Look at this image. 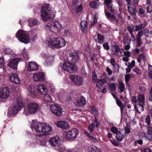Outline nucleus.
<instances>
[{"label": "nucleus", "mask_w": 152, "mask_h": 152, "mask_svg": "<svg viewBox=\"0 0 152 152\" xmlns=\"http://www.w3.org/2000/svg\"><path fill=\"white\" fill-rule=\"evenodd\" d=\"M46 126V124L43 123H39L34 127V129L38 132H42L43 127Z\"/></svg>", "instance_id": "nucleus-21"}, {"label": "nucleus", "mask_w": 152, "mask_h": 152, "mask_svg": "<svg viewBox=\"0 0 152 152\" xmlns=\"http://www.w3.org/2000/svg\"><path fill=\"white\" fill-rule=\"evenodd\" d=\"M44 100L47 102H50L52 100V98L51 96L48 94H47V93L44 95Z\"/></svg>", "instance_id": "nucleus-41"}, {"label": "nucleus", "mask_w": 152, "mask_h": 152, "mask_svg": "<svg viewBox=\"0 0 152 152\" xmlns=\"http://www.w3.org/2000/svg\"><path fill=\"white\" fill-rule=\"evenodd\" d=\"M135 64V62L134 60H132L131 63H129L128 66L131 67V68H133Z\"/></svg>", "instance_id": "nucleus-53"}, {"label": "nucleus", "mask_w": 152, "mask_h": 152, "mask_svg": "<svg viewBox=\"0 0 152 152\" xmlns=\"http://www.w3.org/2000/svg\"><path fill=\"white\" fill-rule=\"evenodd\" d=\"M68 61H71L73 63L77 62L79 59V56L77 53H76L72 52L69 53L67 57Z\"/></svg>", "instance_id": "nucleus-12"}, {"label": "nucleus", "mask_w": 152, "mask_h": 152, "mask_svg": "<svg viewBox=\"0 0 152 152\" xmlns=\"http://www.w3.org/2000/svg\"><path fill=\"white\" fill-rule=\"evenodd\" d=\"M10 91L8 88L4 87L2 89L0 94V96L1 98L6 99L9 95Z\"/></svg>", "instance_id": "nucleus-17"}, {"label": "nucleus", "mask_w": 152, "mask_h": 152, "mask_svg": "<svg viewBox=\"0 0 152 152\" xmlns=\"http://www.w3.org/2000/svg\"><path fill=\"white\" fill-rule=\"evenodd\" d=\"M37 90L38 92L42 95H45L47 93V90L43 85H39L38 86Z\"/></svg>", "instance_id": "nucleus-25"}, {"label": "nucleus", "mask_w": 152, "mask_h": 152, "mask_svg": "<svg viewBox=\"0 0 152 152\" xmlns=\"http://www.w3.org/2000/svg\"><path fill=\"white\" fill-rule=\"evenodd\" d=\"M145 97L144 95L140 94L138 95L137 97V100L138 102L141 104H144Z\"/></svg>", "instance_id": "nucleus-35"}, {"label": "nucleus", "mask_w": 152, "mask_h": 152, "mask_svg": "<svg viewBox=\"0 0 152 152\" xmlns=\"http://www.w3.org/2000/svg\"><path fill=\"white\" fill-rule=\"evenodd\" d=\"M28 91L30 93L31 95L33 96V95H35V89L34 86L33 84H31L30 85L29 88L28 89Z\"/></svg>", "instance_id": "nucleus-34"}, {"label": "nucleus", "mask_w": 152, "mask_h": 152, "mask_svg": "<svg viewBox=\"0 0 152 152\" xmlns=\"http://www.w3.org/2000/svg\"><path fill=\"white\" fill-rule=\"evenodd\" d=\"M49 142L51 145L53 147H56L61 144L60 140L58 137L51 138L49 140Z\"/></svg>", "instance_id": "nucleus-15"}, {"label": "nucleus", "mask_w": 152, "mask_h": 152, "mask_svg": "<svg viewBox=\"0 0 152 152\" xmlns=\"http://www.w3.org/2000/svg\"><path fill=\"white\" fill-rule=\"evenodd\" d=\"M22 54L24 57L25 58H26V59H28L29 58L28 53V51L24 50Z\"/></svg>", "instance_id": "nucleus-48"}, {"label": "nucleus", "mask_w": 152, "mask_h": 152, "mask_svg": "<svg viewBox=\"0 0 152 152\" xmlns=\"http://www.w3.org/2000/svg\"><path fill=\"white\" fill-rule=\"evenodd\" d=\"M91 111L95 115H97L98 114V112L96 111L95 107L93 106L91 108Z\"/></svg>", "instance_id": "nucleus-57"}, {"label": "nucleus", "mask_w": 152, "mask_h": 152, "mask_svg": "<svg viewBox=\"0 0 152 152\" xmlns=\"http://www.w3.org/2000/svg\"><path fill=\"white\" fill-rule=\"evenodd\" d=\"M33 78L35 81L43 82L45 80L44 74L42 72H37L34 74Z\"/></svg>", "instance_id": "nucleus-13"}, {"label": "nucleus", "mask_w": 152, "mask_h": 152, "mask_svg": "<svg viewBox=\"0 0 152 152\" xmlns=\"http://www.w3.org/2000/svg\"><path fill=\"white\" fill-rule=\"evenodd\" d=\"M111 132L113 133L116 134L118 132L117 128L115 126H113L110 129Z\"/></svg>", "instance_id": "nucleus-46"}, {"label": "nucleus", "mask_w": 152, "mask_h": 152, "mask_svg": "<svg viewBox=\"0 0 152 152\" xmlns=\"http://www.w3.org/2000/svg\"><path fill=\"white\" fill-rule=\"evenodd\" d=\"M89 140H91L93 143H96L98 142L97 139L93 136H89Z\"/></svg>", "instance_id": "nucleus-47"}, {"label": "nucleus", "mask_w": 152, "mask_h": 152, "mask_svg": "<svg viewBox=\"0 0 152 152\" xmlns=\"http://www.w3.org/2000/svg\"><path fill=\"white\" fill-rule=\"evenodd\" d=\"M81 29L83 33H86L87 30V22L85 21H82L80 23Z\"/></svg>", "instance_id": "nucleus-27"}, {"label": "nucleus", "mask_w": 152, "mask_h": 152, "mask_svg": "<svg viewBox=\"0 0 152 152\" xmlns=\"http://www.w3.org/2000/svg\"><path fill=\"white\" fill-rule=\"evenodd\" d=\"M128 11L132 16H135L136 15L137 10L135 6L131 4L127 7Z\"/></svg>", "instance_id": "nucleus-19"}, {"label": "nucleus", "mask_w": 152, "mask_h": 152, "mask_svg": "<svg viewBox=\"0 0 152 152\" xmlns=\"http://www.w3.org/2000/svg\"><path fill=\"white\" fill-rule=\"evenodd\" d=\"M41 16L44 21H46L53 19L55 15L51 11L50 4H45L42 6Z\"/></svg>", "instance_id": "nucleus-1"}, {"label": "nucleus", "mask_w": 152, "mask_h": 152, "mask_svg": "<svg viewBox=\"0 0 152 152\" xmlns=\"http://www.w3.org/2000/svg\"><path fill=\"white\" fill-rule=\"evenodd\" d=\"M131 77V75L129 74H127L125 76V79L126 86H127L129 80Z\"/></svg>", "instance_id": "nucleus-45"}, {"label": "nucleus", "mask_w": 152, "mask_h": 152, "mask_svg": "<svg viewBox=\"0 0 152 152\" xmlns=\"http://www.w3.org/2000/svg\"><path fill=\"white\" fill-rule=\"evenodd\" d=\"M43 133H48L51 132L52 130V128L50 126H46L43 127Z\"/></svg>", "instance_id": "nucleus-39"}, {"label": "nucleus", "mask_w": 152, "mask_h": 152, "mask_svg": "<svg viewBox=\"0 0 152 152\" xmlns=\"http://www.w3.org/2000/svg\"><path fill=\"white\" fill-rule=\"evenodd\" d=\"M145 122L148 125H150V116L149 115H148L145 118Z\"/></svg>", "instance_id": "nucleus-52"}, {"label": "nucleus", "mask_w": 152, "mask_h": 152, "mask_svg": "<svg viewBox=\"0 0 152 152\" xmlns=\"http://www.w3.org/2000/svg\"><path fill=\"white\" fill-rule=\"evenodd\" d=\"M16 37L22 42L27 43L30 39L29 34L23 30H19L17 32Z\"/></svg>", "instance_id": "nucleus-4"}, {"label": "nucleus", "mask_w": 152, "mask_h": 152, "mask_svg": "<svg viewBox=\"0 0 152 152\" xmlns=\"http://www.w3.org/2000/svg\"><path fill=\"white\" fill-rule=\"evenodd\" d=\"M116 101L117 104L120 107L121 112L122 113L123 110V108L125 107V106L122 103L121 100L117 99Z\"/></svg>", "instance_id": "nucleus-36"}, {"label": "nucleus", "mask_w": 152, "mask_h": 152, "mask_svg": "<svg viewBox=\"0 0 152 152\" xmlns=\"http://www.w3.org/2000/svg\"><path fill=\"white\" fill-rule=\"evenodd\" d=\"M137 97L135 96H133L132 97L131 99V101L132 103H136L137 102V100L136 98Z\"/></svg>", "instance_id": "nucleus-59"}, {"label": "nucleus", "mask_w": 152, "mask_h": 152, "mask_svg": "<svg viewBox=\"0 0 152 152\" xmlns=\"http://www.w3.org/2000/svg\"><path fill=\"white\" fill-rule=\"evenodd\" d=\"M61 67L65 71L70 73H75L77 70L78 68L76 65L70 61H66L60 64Z\"/></svg>", "instance_id": "nucleus-3"}, {"label": "nucleus", "mask_w": 152, "mask_h": 152, "mask_svg": "<svg viewBox=\"0 0 152 152\" xmlns=\"http://www.w3.org/2000/svg\"><path fill=\"white\" fill-rule=\"evenodd\" d=\"M88 152H101V150L96 146H93L88 148Z\"/></svg>", "instance_id": "nucleus-31"}, {"label": "nucleus", "mask_w": 152, "mask_h": 152, "mask_svg": "<svg viewBox=\"0 0 152 152\" xmlns=\"http://www.w3.org/2000/svg\"><path fill=\"white\" fill-rule=\"evenodd\" d=\"M112 50L113 54L118 57L123 56V52L124 51L123 49L120 48L118 45L116 44L112 46Z\"/></svg>", "instance_id": "nucleus-9"}, {"label": "nucleus", "mask_w": 152, "mask_h": 152, "mask_svg": "<svg viewBox=\"0 0 152 152\" xmlns=\"http://www.w3.org/2000/svg\"><path fill=\"white\" fill-rule=\"evenodd\" d=\"M46 27L48 28V29L52 32L56 33L58 32L62 28V26L58 22H50L48 23L45 26Z\"/></svg>", "instance_id": "nucleus-5"}, {"label": "nucleus", "mask_w": 152, "mask_h": 152, "mask_svg": "<svg viewBox=\"0 0 152 152\" xmlns=\"http://www.w3.org/2000/svg\"><path fill=\"white\" fill-rule=\"evenodd\" d=\"M89 5L92 8L97 9L98 7V4H97V2L96 1H92L89 3Z\"/></svg>", "instance_id": "nucleus-40"}, {"label": "nucleus", "mask_w": 152, "mask_h": 152, "mask_svg": "<svg viewBox=\"0 0 152 152\" xmlns=\"http://www.w3.org/2000/svg\"><path fill=\"white\" fill-rule=\"evenodd\" d=\"M28 25L30 27H33L34 26L38 25L39 23L36 19H30L28 20Z\"/></svg>", "instance_id": "nucleus-30"}, {"label": "nucleus", "mask_w": 152, "mask_h": 152, "mask_svg": "<svg viewBox=\"0 0 152 152\" xmlns=\"http://www.w3.org/2000/svg\"><path fill=\"white\" fill-rule=\"evenodd\" d=\"M27 108L29 113L34 114L38 110V105L36 103L31 102L28 104Z\"/></svg>", "instance_id": "nucleus-10"}, {"label": "nucleus", "mask_w": 152, "mask_h": 152, "mask_svg": "<svg viewBox=\"0 0 152 152\" xmlns=\"http://www.w3.org/2000/svg\"><path fill=\"white\" fill-rule=\"evenodd\" d=\"M116 138L119 141H121L125 137V135L123 130L120 129L116 134Z\"/></svg>", "instance_id": "nucleus-24"}, {"label": "nucleus", "mask_w": 152, "mask_h": 152, "mask_svg": "<svg viewBox=\"0 0 152 152\" xmlns=\"http://www.w3.org/2000/svg\"><path fill=\"white\" fill-rule=\"evenodd\" d=\"M124 55L126 57H129L130 56V52L129 51H124Z\"/></svg>", "instance_id": "nucleus-62"}, {"label": "nucleus", "mask_w": 152, "mask_h": 152, "mask_svg": "<svg viewBox=\"0 0 152 152\" xmlns=\"http://www.w3.org/2000/svg\"><path fill=\"white\" fill-rule=\"evenodd\" d=\"M66 42L65 40L60 37H58L57 48H61L65 46Z\"/></svg>", "instance_id": "nucleus-26"}, {"label": "nucleus", "mask_w": 152, "mask_h": 152, "mask_svg": "<svg viewBox=\"0 0 152 152\" xmlns=\"http://www.w3.org/2000/svg\"><path fill=\"white\" fill-rule=\"evenodd\" d=\"M37 65L34 62L31 61L29 63L27 67V69L28 71L31 72L37 70Z\"/></svg>", "instance_id": "nucleus-18"}, {"label": "nucleus", "mask_w": 152, "mask_h": 152, "mask_svg": "<svg viewBox=\"0 0 152 152\" xmlns=\"http://www.w3.org/2000/svg\"><path fill=\"white\" fill-rule=\"evenodd\" d=\"M69 78L73 83L77 86L81 85L83 83V78L77 75H70Z\"/></svg>", "instance_id": "nucleus-8"}, {"label": "nucleus", "mask_w": 152, "mask_h": 152, "mask_svg": "<svg viewBox=\"0 0 152 152\" xmlns=\"http://www.w3.org/2000/svg\"><path fill=\"white\" fill-rule=\"evenodd\" d=\"M142 134L147 140L152 141V134H146L144 132L142 133Z\"/></svg>", "instance_id": "nucleus-38"}, {"label": "nucleus", "mask_w": 152, "mask_h": 152, "mask_svg": "<svg viewBox=\"0 0 152 152\" xmlns=\"http://www.w3.org/2000/svg\"><path fill=\"white\" fill-rule=\"evenodd\" d=\"M47 60H48V61L50 64L53 61V57L52 56H49L47 58Z\"/></svg>", "instance_id": "nucleus-60"}, {"label": "nucleus", "mask_w": 152, "mask_h": 152, "mask_svg": "<svg viewBox=\"0 0 152 152\" xmlns=\"http://www.w3.org/2000/svg\"><path fill=\"white\" fill-rule=\"evenodd\" d=\"M103 46L104 49L107 50H108L109 49V46L108 43H104L103 44Z\"/></svg>", "instance_id": "nucleus-54"}, {"label": "nucleus", "mask_w": 152, "mask_h": 152, "mask_svg": "<svg viewBox=\"0 0 152 152\" xmlns=\"http://www.w3.org/2000/svg\"><path fill=\"white\" fill-rule=\"evenodd\" d=\"M148 77L150 79H152V66L149 65L148 66Z\"/></svg>", "instance_id": "nucleus-42"}, {"label": "nucleus", "mask_w": 152, "mask_h": 152, "mask_svg": "<svg viewBox=\"0 0 152 152\" xmlns=\"http://www.w3.org/2000/svg\"><path fill=\"white\" fill-rule=\"evenodd\" d=\"M97 38L95 39V41L99 43H101L104 42V37L101 35L100 34H98L97 35Z\"/></svg>", "instance_id": "nucleus-33"}, {"label": "nucleus", "mask_w": 152, "mask_h": 152, "mask_svg": "<svg viewBox=\"0 0 152 152\" xmlns=\"http://www.w3.org/2000/svg\"><path fill=\"white\" fill-rule=\"evenodd\" d=\"M10 81L15 84H18L20 83V80L18 77V75L15 73L12 74L10 77Z\"/></svg>", "instance_id": "nucleus-20"}, {"label": "nucleus", "mask_w": 152, "mask_h": 152, "mask_svg": "<svg viewBox=\"0 0 152 152\" xmlns=\"http://www.w3.org/2000/svg\"><path fill=\"white\" fill-rule=\"evenodd\" d=\"M147 134H152V128L151 127H148L147 129Z\"/></svg>", "instance_id": "nucleus-61"}, {"label": "nucleus", "mask_w": 152, "mask_h": 152, "mask_svg": "<svg viewBox=\"0 0 152 152\" xmlns=\"http://www.w3.org/2000/svg\"><path fill=\"white\" fill-rule=\"evenodd\" d=\"M58 40V37L51 38L50 41L48 42L49 46L52 48H57Z\"/></svg>", "instance_id": "nucleus-16"}, {"label": "nucleus", "mask_w": 152, "mask_h": 152, "mask_svg": "<svg viewBox=\"0 0 152 152\" xmlns=\"http://www.w3.org/2000/svg\"><path fill=\"white\" fill-rule=\"evenodd\" d=\"M4 65V62L3 58H0V68H3Z\"/></svg>", "instance_id": "nucleus-49"}, {"label": "nucleus", "mask_w": 152, "mask_h": 152, "mask_svg": "<svg viewBox=\"0 0 152 152\" xmlns=\"http://www.w3.org/2000/svg\"><path fill=\"white\" fill-rule=\"evenodd\" d=\"M125 85L121 81H120L118 82V92L121 93L124 91Z\"/></svg>", "instance_id": "nucleus-32"}, {"label": "nucleus", "mask_w": 152, "mask_h": 152, "mask_svg": "<svg viewBox=\"0 0 152 152\" xmlns=\"http://www.w3.org/2000/svg\"><path fill=\"white\" fill-rule=\"evenodd\" d=\"M107 7L108 10H104L105 14L106 17L108 19H110V21L112 22L114 20H115L116 23L118 24V20L116 18V16L114 14L110 13L108 11H110L111 13H113L115 11V10L113 7L109 5H107Z\"/></svg>", "instance_id": "nucleus-6"}, {"label": "nucleus", "mask_w": 152, "mask_h": 152, "mask_svg": "<svg viewBox=\"0 0 152 152\" xmlns=\"http://www.w3.org/2000/svg\"><path fill=\"white\" fill-rule=\"evenodd\" d=\"M79 133L78 130L76 129H73L67 132L65 135V138L68 140H74Z\"/></svg>", "instance_id": "nucleus-7"}, {"label": "nucleus", "mask_w": 152, "mask_h": 152, "mask_svg": "<svg viewBox=\"0 0 152 152\" xmlns=\"http://www.w3.org/2000/svg\"><path fill=\"white\" fill-rule=\"evenodd\" d=\"M4 52L5 54H10L12 53V50L9 48L6 49L4 50Z\"/></svg>", "instance_id": "nucleus-56"}, {"label": "nucleus", "mask_w": 152, "mask_h": 152, "mask_svg": "<svg viewBox=\"0 0 152 152\" xmlns=\"http://www.w3.org/2000/svg\"><path fill=\"white\" fill-rule=\"evenodd\" d=\"M143 104H140V103H138L137 109V111L138 113H140L141 111H142L143 110Z\"/></svg>", "instance_id": "nucleus-37"}, {"label": "nucleus", "mask_w": 152, "mask_h": 152, "mask_svg": "<svg viewBox=\"0 0 152 152\" xmlns=\"http://www.w3.org/2000/svg\"><path fill=\"white\" fill-rule=\"evenodd\" d=\"M145 26V23H142L139 25H135L132 26V29L135 31H137L141 30L144 28Z\"/></svg>", "instance_id": "nucleus-29"}, {"label": "nucleus", "mask_w": 152, "mask_h": 152, "mask_svg": "<svg viewBox=\"0 0 152 152\" xmlns=\"http://www.w3.org/2000/svg\"><path fill=\"white\" fill-rule=\"evenodd\" d=\"M107 82V80L105 78L99 79L96 83V86L99 89L101 88L103 85L106 83Z\"/></svg>", "instance_id": "nucleus-28"}, {"label": "nucleus", "mask_w": 152, "mask_h": 152, "mask_svg": "<svg viewBox=\"0 0 152 152\" xmlns=\"http://www.w3.org/2000/svg\"><path fill=\"white\" fill-rule=\"evenodd\" d=\"M82 9L83 7L82 5H79L76 9V12L77 13L78 12H80L81 11H82Z\"/></svg>", "instance_id": "nucleus-55"}, {"label": "nucleus", "mask_w": 152, "mask_h": 152, "mask_svg": "<svg viewBox=\"0 0 152 152\" xmlns=\"http://www.w3.org/2000/svg\"><path fill=\"white\" fill-rule=\"evenodd\" d=\"M149 100L150 101H152V87L150 91Z\"/></svg>", "instance_id": "nucleus-64"}, {"label": "nucleus", "mask_w": 152, "mask_h": 152, "mask_svg": "<svg viewBox=\"0 0 152 152\" xmlns=\"http://www.w3.org/2000/svg\"><path fill=\"white\" fill-rule=\"evenodd\" d=\"M22 60V58H15L10 61L9 66L12 69H16L18 62Z\"/></svg>", "instance_id": "nucleus-14"}, {"label": "nucleus", "mask_w": 152, "mask_h": 152, "mask_svg": "<svg viewBox=\"0 0 152 152\" xmlns=\"http://www.w3.org/2000/svg\"><path fill=\"white\" fill-rule=\"evenodd\" d=\"M51 112L57 116H60L62 114V109L59 106L56 104H53L50 106Z\"/></svg>", "instance_id": "nucleus-11"}, {"label": "nucleus", "mask_w": 152, "mask_h": 152, "mask_svg": "<svg viewBox=\"0 0 152 152\" xmlns=\"http://www.w3.org/2000/svg\"><path fill=\"white\" fill-rule=\"evenodd\" d=\"M17 104L14 105L12 107L10 108L8 111V115L12 117L14 115L17 113L18 112L23 106L21 98L18 97L17 99Z\"/></svg>", "instance_id": "nucleus-2"}, {"label": "nucleus", "mask_w": 152, "mask_h": 152, "mask_svg": "<svg viewBox=\"0 0 152 152\" xmlns=\"http://www.w3.org/2000/svg\"><path fill=\"white\" fill-rule=\"evenodd\" d=\"M124 41H123V43L124 44H126V42H128L129 39V37L127 35H125L124 36V37L123 38Z\"/></svg>", "instance_id": "nucleus-58"}, {"label": "nucleus", "mask_w": 152, "mask_h": 152, "mask_svg": "<svg viewBox=\"0 0 152 152\" xmlns=\"http://www.w3.org/2000/svg\"><path fill=\"white\" fill-rule=\"evenodd\" d=\"M113 66L114 69V71L116 72H118L119 69V65L117 64H116L115 65Z\"/></svg>", "instance_id": "nucleus-50"}, {"label": "nucleus", "mask_w": 152, "mask_h": 152, "mask_svg": "<svg viewBox=\"0 0 152 152\" xmlns=\"http://www.w3.org/2000/svg\"><path fill=\"white\" fill-rule=\"evenodd\" d=\"M86 103V99L83 96H81L76 101V105L78 107L83 106Z\"/></svg>", "instance_id": "nucleus-22"}, {"label": "nucleus", "mask_w": 152, "mask_h": 152, "mask_svg": "<svg viewBox=\"0 0 152 152\" xmlns=\"http://www.w3.org/2000/svg\"><path fill=\"white\" fill-rule=\"evenodd\" d=\"M68 152H78V151L76 148L70 149L67 150Z\"/></svg>", "instance_id": "nucleus-63"}, {"label": "nucleus", "mask_w": 152, "mask_h": 152, "mask_svg": "<svg viewBox=\"0 0 152 152\" xmlns=\"http://www.w3.org/2000/svg\"><path fill=\"white\" fill-rule=\"evenodd\" d=\"M141 152H152L150 149L148 148H143L141 149Z\"/></svg>", "instance_id": "nucleus-51"}, {"label": "nucleus", "mask_w": 152, "mask_h": 152, "mask_svg": "<svg viewBox=\"0 0 152 152\" xmlns=\"http://www.w3.org/2000/svg\"><path fill=\"white\" fill-rule=\"evenodd\" d=\"M110 91H114L116 90V85L115 83H112L110 84L109 87Z\"/></svg>", "instance_id": "nucleus-43"}, {"label": "nucleus", "mask_w": 152, "mask_h": 152, "mask_svg": "<svg viewBox=\"0 0 152 152\" xmlns=\"http://www.w3.org/2000/svg\"><path fill=\"white\" fill-rule=\"evenodd\" d=\"M95 126V123H92L89 125L88 127V129L90 132H92L93 131Z\"/></svg>", "instance_id": "nucleus-44"}, {"label": "nucleus", "mask_w": 152, "mask_h": 152, "mask_svg": "<svg viewBox=\"0 0 152 152\" xmlns=\"http://www.w3.org/2000/svg\"><path fill=\"white\" fill-rule=\"evenodd\" d=\"M58 126L64 129H66L69 127L68 123L65 121H58L57 123Z\"/></svg>", "instance_id": "nucleus-23"}]
</instances>
